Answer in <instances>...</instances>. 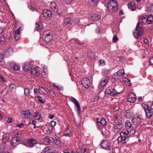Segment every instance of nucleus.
Instances as JSON below:
<instances>
[{"label":"nucleus","mask_w":153,"mask_h":153,"mask_svg":"<svg viewBox=\"0 0 153 153\" xmlns=\"http://www.w3.org/2000/svg\"><path fill=\"white\" fill-rule=\"evenodd\" d=\"M107 6L108 11L111 13H113L117 10L118 3L115 0H111L108 2Z\"/></svg>","instance_id":"1"},{"label":"nucleus","mask_w":153,"mask_h":153,"mask_svg":"<svg viewBox=\"0 0 153 153\" xmlns=\"http://www.w3.org/2000/svg\"><path fill=\"white\" fill-rule=\"evenodd\" d=\"M49 30H47L45 31L43 35V37L44 41L46 42H48L51 40L52 39V36Z\"/></svg>","instance_id":"2"},{"label":"nucleus","mask_w":153,"mask_h":153,"mask_svg":"<svg viewBox=\"0 0 153 153\" xmlns=\"http://www.w3.org/2000/svg\"><path fill=\"white\" fill-rule=\"evenodd\" d=\"M119 93V91H116L114 88L112 87L107 88L105 91V94H110L111 95H114Z\"/></svg>","instance_id":"3"},{"label":"nucleus","mask_w":153,"mask_h":153,"mask_svg":"<svg viewBox=\"0 0 153 153\" xmlns=\"http://www.w3.org/2000/svg\"><path fill=\"white\" fill-rule=\"evenodd\" d=\"M69 99L71 102L74 104L77 107V111L79 113H80L81 112V108L78 101L73 97H70Z\"/></svg>","instance_id":"4"},{"label":"nucleus","mask_w":153,"mask_h":153,"mask_svg":"<svg viewBox=\"0 0 153 153\" xmlns=\"http://www.w3.org/2000/svg\"><path fill=\"white\" fill-rule=\"evenodd\" d=\"M81 83L82 86L86 88H89L91 85V82L89 79L87 78L83 79L82 80Z\"/></svg>","instance_id":"5"},{"label":"nucleus","mask_w":153,"mask_h":153,"mask_svg":"<svg viewBox=\"0 0 153 153\" xmlns=\"http://www.w3.org/2000/svg\"><path fill=\"white\" fill-rule=\"evenodd\" d=\"M15 28L17 29V30H16L15 31L14 37L15 39L17 41L20 38V35L19 31L21 27L19 26L17 24H16V25H15Z\"/></svg>","instance_id":"6"},{"label":"nucleus","mask_w":153,"mask_h":153,"mask_svg":"<svg viewBox=\"0 0 153 153\" xmlns=\"http://www.w3.org/2000/svg\"><path fill=\"white\" fill-rule=\"evenodd\" d=\"M21 116L23 118H29L32 116L29 110H27L25 111H22L21 113Z\"/></svg>","instance_id":"7"},{"label":"nucleus","mask_w":153,"mask_h":153,"mask_svg":"<svg viewBox=\"0 0 153 153\" xmlns=\"http://www.w3.org/2000/svg\"><path fill=\"white\" fill-rule=\"evenodd\" d=\"M123 126L122 123H118L114 126L113 131L115 133H118L121 130Z\"/></svg>","instance_id":"8"},{"label":"nucleus","mask_w":153,"mask_h":153,"mask_svg":"<svg viewBox=\"0 0 153 153\" xmlns=\"http://www.w3.org/2000/svg\"><path fill=\"white\" fill-rule=\"evenodd\" d=\"M139 115H135L132 119L133 123L134 125L139 124L141 122V119Z\"/></svg>","instance_id":"9"},{"label":"nucleus","mask_w":153,"mask_h":153,"mask_svg":"<svg viewBox=\"0 0 153 153\" xmlns=\"http://www.w3.org/2000/svg\"><path fill=\"white\" fill-rule=\"evenodd\" d=\"M128 100L129 102H134L136 100V95L133 93H130L128 96Z\"/></svg>","instance_id":"10"},{"label":"nucleus","mask_w":153,"mask_h":153,"mask_svg":"<svg viewBox=\"0 0 153 153\" xmlns=\"http://www.w3.org/2000/svg\"><path fill=\"white\" fill-rule=\"evenodd\" d=\"M27 143L28 146L33 147L35 144L37 143V141L35 139H29L27 140Z\"/></svg>","instance_id":"11"},{"label":"nucleus","mask_w":153,"mask_h":153,"mask_svg":"<svg viewBox=\"0 0 153 153\" xmlns=\"http://www.w3.org/2000/svg\"><path fill=\"white\" fill-rule=\"evenodd\" d=\"M42 13L44 16L46 18L50 17L52 15V12L49 10H45Z\"/></svg>","instance_id":"12"},{"label":"nucleus","mask_w":153,"mask_h":153,"mask_svg":"<svg viewBox=\"0 0 153 153\" xmlns=\"http://www.w3.org/2000/svg\"><path fill=\"white\" fill-rule=\"evenodd\" d=\"M101 146L102 148L105 149H110L109 143L106 140H104L102 141L101 143Z\"/></svg>","instance_id":"13"},{"label":"nucleus","mask_w":153,"mask_h":153,"mask_svg":"<svg viewBox=\"0 0 153 153\" xmlns=\"http://www.w3.org/2000/svg\"><path fill=\"white\" fill-rule=\"evenodd\" d=\"M45 153H55L54 148L53 147H47L44 149Z\"/></svg>","instance_id":"14"},{"label":"nucleus","mask_w":153,"mask_h":153,"mask_svg":"<svg viewBox=\"0 0 153 153\" xmlns=\"http://www.w3.org/2000/svg\"><path fill=\"white\" fill-rule=\"evenodd\" d=\"M30 73L34 76H37L39 75V71L37 68H34L32 69Z\"/></svg>","instance_id":"15"},{"label":"nucleus","mask_w":153,"mask_h":153,"mask_svg":"<svg viewBox=\"0 0 153 153\" xmlns=\"http://www.w3.org/2000/svg\"><path fill=\"white\" fill-rule=\"evenodd\" d=\"M125 116L127 118H129L133 115V112L130 110H126L124 113Z\"/></svg>","instance_id":"16"},{"label":"nucleus","mask_w":153,"mask_h":153,"mask_svg":"<svg viewBox=\"0 0 153 153\" xmlns=\"http://www.w3.org/2000/svg\"><path fill=\"white\" fill-rule=\"evenodd\" d=\"M143 33V30H140L139 31H136L134 33V36L137 39Z\"/></svg>","instance_id":"17"},{"label":"nucleus","mask_w":153,"mask_h":153,"mask_svg":"<svg viewBox=\"0 0 153 153\" xmlns=\"http://www.w3.org/2000/svg\"><path fill=\"white\" fill-rule=\"evenodd\" d=\"M121 81L123 84L128 86L131 85L130 82L126 78H124L122 79Z\"/></svg>","instance_id":"18"},{"label":"nucleus","mask_w":153,"mask_h":153,"mask_svg":"<svg viewBox=\"0 0 153 153\" xmlns=\"http://www.w3.org/2000/svg\"><path fill=\"white\" fill-rule=\"evenodd\" d=\"M31 67V65L29 62L25 63L23 65V70L25 71L29 70Z\"/></svg>","instance_id":"19"},{"label":"nucleus","mask_w":153,"mask_h":153,"mask_svg":"<svg viewBox=\"0 0 153 153\" xmlns=\"http://www.w3.org/2000/svg\"><path fill=\"white\" fill-rule=\"evenodd\" d=\"M139 22H142L143 23H147V16H141L139 19Z\"/></svg>","instance_id":"20"},{"label":"nucleus","mask_w":153,"mask_h":153,"mask_svg":"<svg viewBox=\"0 0 153 153\" xmlns=\"http://www.w3.org/2000/svg\"><path fill=\"white\" fill-rule=\"evenodd\" d=\"M146 116L148 118H150L152 115L153 112L149 108L147 110H146L145 111Z\"/></svg>","instance_id":"21"},{"label":"nucleus","mask_w":153,"mask_h":153,"mask_svg":"<svg viewBox=\"0 0 153 153\" xmlns=\"http://www.w3.org/2000/svg\"><path fill=\"white\" fill-rule=\"evenodd\" d=\"M153 23V16L150 15L147 16V23L148 24H152Z\"/></svg>","instance_id":"22"},{"label":"nucleus","mask_w":153,"mask_h":153,"mask_svg":"<svg viewBox=\"0 0 153 153\" xmlns=\"http://www.w3.org/2000/svg\"><path fill=\"white\" fill-rule=\"evenodd\" d=\"M19 141V138L14 137L12 138L11 144L13 146H15L17 144V143Z\"/></svg>","instance_id":"23"},{"label":"nucleus","mask_w":153,"mask_h":153,"mask_svg":"<svg viewBox=\"0 0 153 153\" xmlns=\"http://www.w3.org/2000/svg\"><path fill=\"white\" fill-rule=\"evenodd\" d=\"M128 7L129 9L133 11L134 10L136 9L135 4L133 2H131L128 5Z\"/></svg>","instance_id":"24"},{"label":"nucleus","mask_w":153,"mask_h":153,"mask_svg":"<svg viewBox=\"0 0 153 153\" xmlns=\"http://www.w3.org/2000/svg\"><path fill=\"white\" fill-rule=\"evenodd\" d=\"M100 18V16L96 14H93L92 15L91 18L94 21H97Z\"/></svg>","instance_id":"25"},{"label":"nucleus","mask_w":153,"mask_h":153,"mask_svg":"<svg viewBox=\"0 0 153 153\" xmlns=\"http://www.w3.org/2000/svg\"><path fill=\"white\" fill-rule=\"evenodd\" d=\"M88 56L91 60H93L95 57V53L92 52H88Z\"/></svg>","instance_id":"26"},{"label":"nucleus","mask_w":153,"mask_h":153,"mask_svg":"<svg viewBox=\"0 0 153 153\" xmlns=\"http://www.w3.org/2000/svg\"><path fill=\"white\" fill-rule=\"evenodd\" d=\"M35 27L36 28V30H41L42 27V22H39L38 23H36Z\"/></svg>","instance_id":"27"},{"label":"nucleus","mask_w":153,"mask_h":153,"mask_svg":"<svg viewBox=\"0 0 153 153\" xmlns=\"http://www.w3.org/2000/svg\"><path fill=\"white\" fill-rule=\"evenodd\" d=\"M9 138V135L8 133L4 134L3 136V141L4 142L7 141Z\"/></svg>","instance_id":"28"},{"label":"nucleus","mask_w":153,"mask_h":153,"mask_svg":"<svg viewBox=\"0 0 153 153\" xmlns=\"http://www.w3.org/2000/svg\"><path fill=\"white\" fill-rule=\"evenodd\" d=\"M65 134L66 136L68 137H71L73 135V132L70 129H67L65 131Z\"/></svg>","instance_id":"29"},{"label":"nucleus","mask_w":153,"mask_h":153,"mask_svg":"<svg viewBox=\"0 0 153 153\" xmlns=\"http://www.w3.org/2000/svg\"><path fill=\"white\" fill-rule=\"evenodd\" d=\"M129 131L128 130H126L125 132H121L120 133V134L121 136L124 137L125 140H126V139H127V137H126L127 135L128 134Z\"/></svg>","instance_id":"30"},{"label":"nucleus","mask_w":153,"mask_h":153,"mask_svg":"<svg viewBox=\"0 0 153 153\" xmlns=\"http://www.w3.org/2000/svg\"><path fill=\"white\" fill-rule=\"evenodd\" d=\"M72 22V19L70 18H67L64 19V22L66 25L71 24Z\"/></svg>","instance_id":"31"},{"label":"nucleus","mask_w":153,"mask_h":153,"mask_svg":"<svg viewBox=\"0 0 153 153\" xmlns=\"http://www.w3.org/2000/svg\"><path fill=\"white\" fill-rule=\"evenodd\" d=\"M76 153H88L86 149L85 148L78 149Z\"/></svg>","instance_id":"32"},{"label":"nucleus","mask_w":153,"mask_h":153,"mask_svg":"<svg viewBox=\"0 0 153 153\" xmlns=\"http://www.w3.org/2000/svg\"><path fill=\"white\" fill-rule=\"evenodd\" d=\"M124 137H123L120 136V137H119L118 138V143L122 142L123 143H126V140H125Z\"/></svg>","instance_id":"33"},{"label":"nucleus","mask_w":153,"mask_h":153,"mask_svg":"<svg viewBox=\"0 0 153 153\" xmlns=\"http://www.w3.org/2000/svg\"><path fill=\"white\" fill-rule=\"evenodd\" d=\"M117 75L119 76H123L125 74L124 73V70H120L117 73Z\"/></svg>","instance_id":"34"},{"label":"nucleus","mask_w":153,"mask_h":153,"mask_svg":"<svg viewBox=\"0 0 153 153\" xmlns=\"http://www.w3.org/2000/svg\"><path fill=\"white\" fill-rule=\"evenodd\" d=\"M53 141L55 143V144L58 145L60 143V140L59 138L58 137H55L54 138H53Z\"/></svg>","instance_id":"35"},{"label":"nucleus","mask_w":153,"mask_h":153,"mask_svg":"<svg viewBox=\"0 0 153 153\" xmlns=\"http://www.w3.org/2000/svg\"><path fill=\"white\" fill-rule=\"evenodd\" d=\"M73 0H60L63 4H68L71 3Z\"/></svg>","instance_id":"36"},{"label":"nucleus","mask_w":153,"mask_h":153,"mask_svg":"<svg viewBox=\"0 0 153 153\" xmlns=\"http://www.w3.org/2000/svg\"><path fill=\"white\" fill-rule=\"evenodd\" d=\"M50 139L48 137H46L44 138V142L45 144H49L50 143Z\"/></svg>","instance_id":"37"},{"label":"nucleus","mask_w":153,"mask_h":153,"mask_svg":"<svg viewBox=\"0 0 153 153\" xmlns=\"http://www.w3.org/2000/svg\"><path fill=\"white\" fill-rule=\"evenodd\" d=\"M100 123L103 126L106 125L107 122L105 119L102 118L100 120Z\"/></svg>","instance_id":"38"},{"label":"nucleus","mask_w":153,"mask_h":153,"mask_svg":"<svg viewBox=\"0 0 153 153\" xmlns=\"http://www.w3.org/2000/svg\"><path fill=\"white\" fill-rule=\"evenodd\" d=\"M14 134L15 136V137L18 138H19V137L21 136V133L20 131H15L14 132Z\"/></svg>","instance_id":"39"},{"label":"nucleus","mask_w":153,"mask_h":153,"mask_svg":"<svg viewBox=\"0 0 153 153\" xmlns=\"http://www.w3.org/2000/svg\"><path fill=\"white\" fill-rule=\"evenodd\" d=\"M51 8L54 11L56 9V4L55 2H52L51 4Z\"/></svg>","instance_id":"40"},{"label":"nucleus","mask_w":153,"mask_h":153,"mask_svg":"<svg viewBox=\"0 0 153 153\" xmlns=\"http://www.w3.org/2000/svg\"><path fill=\"white\" fill-rule=\"evenodd\" d=\"M126 127L131 128L132 126L131 123L129 120H127L125 123Z\"/></svg>","instance_id":"41"},{"label":"nucleus","mask_w":153,"mask_h":153,"mask_svg":"<svg viewBox=\"0 0 153 153\" xmlns=\"http://www.w3.org/2000/svg\"><path fill=\"white\" fill-rule=\"evenodd\" d=\"M13 69L15 71L19 70L20 68L18 65L15 63L13 64Z\"/></svg>","instance_id":"42"},{"label":"nucleus","mask_w":153,"mask_h":153,"mask_svg":"<svg viewBox=\"0 0 153 153\" xmlns=\"http://www.w3.org/2000/svg\"><path fill=\"white\" fill-rule=\"evenodd\" d=\"M15 88V85L13 84H11L9 88V90L10 91H12Z\"/></svg>","instance_id":"43"},{"label":"nucleus","mask_w":153,"mask_h":153,"mask_svg":"<svg viewBox=\"0 0 153 153\" xmlns=\"http://www.w3.org/2000/svg\"><path fill=\"white\" fill-rule=\"evenodd\" d=\"M34 117L36 119H39L41 118V116L39 113L36 112V114L34 116Z\"/></svg>","instance_id":"44"},{"label":"nucleus","mask_w":153,"mask_h":153,"mask_svg":"<svg viewBox=\"0 0 153 153\" xmlns=\"http://www.w3.org/2000/svg\"><path fill=\"white\" fill-rule=\"evenodd\" d=\"M6 42V40L4 37L3 36L1 37V40L0 41V44L1 45H3Z\"/></svg>","instance_id":"45"},{"label":"nucleus","mask_w":153,"mask_h":153,"mask_svg":"<svg viewBox=\"0 0 153 153\" xmlns=\"http://www.w3.org/2000/svg\"><path fill=\"white\" fill-rule=\"evenodd\" d=\"M140 30H143L142 28H141V26H140V22H138L137 25V26L136 28V31H139Z\"/></svg>","instance_id":"46"},{"label":"nucleus","mask_w":153,"mask_h":153,"mask_svg":"<svg viewBox=\"0 0 153 153\" xmlns=\"http://www.w3.org/2000/svg\"><path fill=\"white\" fill-rule=\"evenodd\" d=\"M37 97L38 98L39 101L42 103H44L45 102V100L44 99H42V97L40 96H37Z\"/></svg>","instance_id":"47"},{"label":"nucleus","mask_w":153,"mask_h":153,"mask_svg":"<svg viewBox=\"0 0 153 153\" xmlns=\"http://www.w3.org/2000/svg\"><path fill=\"white\" fill-rule=\"evenodd\" d=\"M24 94L26 95H27L30 94V90L28 88H25L24 89Z\"/></svg>","instance_id":"48"},{"label":"nucleus","mask_w":153,"mask_h":153,"mask_svg":"<svg viewBox=\"0 0 153 153\" xmlns=\"http://www.w3.org/2000/svg\"><path fill=\"white\" fill-rule=\"evenodd\" d=\"M143 107L144 108L145 111L146 110H147L149 108V106L147 104H144L143 105Z\"/></svg>","instance_id":"49"},{"label":"nucleus","mask_w":153,"mask_h":153,"mask_svg":"<svg viewBox=\"0 0 153 153\" xmlns=\"http://www.w3.org/2000/svg\"><path fill=\"white\" fill-rule=\"evenodd\" d=\"M113 40L114 42H116L118 40V38L116 35H114L113 38Z\"/></svg>","instance_id":"50"},{"label":"nucleus","mask_w":153,"mask_h":153,"mask_svg":"<svg viewBox=\"0 0 153 153\" xmlns=\"http://www.w3.org/2000/svg\"><path fill=\"white\" fill-rule=\"evenodd\" d=\"M135 133V131L134 129H131V130L129 132L128 134L130 135H133Z\"/></svg>","instance_id":"51"},{"label":"nucleus","mask_w":153,"mask_h":153,"mask_svg":"<svg viewBox=\"0 0 153 153\" xmlns=\"http://www.w3.org/2000/svg\"><path fill=\"white\" fill-rule=\"evenodd\" d=\"M10 37V32H7L6 33V37L7 39H9Z\"/></svg>","instance_id":"52"},{"label":"nucleus","mask_w":153,"mask_h":153,"mask_svg":"<svg viewBox=\"0 0 153 153\" xmlns=\"http://www.w3.org/2000/svg\"><path fill=\"white\" fill-rule=\"evenodd\" d=\"M109 70L106 69H104L103 71V74L104 75L108 74L109 73Z\"/></svg>","instance_id":"53"},{"label":"nucleus","mask_w":153,"mask_h":153,"mask_svg":"<svg viewBox=\"0 0 153 153\" xmlns=\"http://www.w3.org/2000/svg\"><path fill=\"white\" fill-rule=\"evenodd\" d=\"M40 90V89H39L37 88H35L34 90V92L35 94H38V93H39Z\"/></svg>","instance_id":"54"},{"label":"nucleus","mask_w":153,"mask_h":153,"mask_svg":"<svg viewBox=\"0 0 153 153\" xmlns=\"http://www.w3.org/2000/svg\"><path fill=\"white\" fill-rule=\"evenodd\" d=\"M149 64L151 65H153V57L151 58L149 61Z\"/></svg>","instance_id":"55"},{"label":"nucleus","mask_w":153,"mask_h":153,"mask_svg":"<svg viewBox=\"0 0 153 153\" xmlns=\"http://www.w3.org/2000/svg\"><path fill=\"white\" fill-rule=\"evenodd\" d=\"M56 125V122L54 121H52L51 122V126L52 127H54Z\"/></svg>","instance_id":"56"},{"label":"nucleus","mask_w":153,"mask_h":153,"mask_svg":"<svg viewBox=\"0 0 153 153\" xmlns=\"http://www.w3.org/2000/svg\"><path fill=\"white\" fill-rule=\"evenodd\" d=\"M105 84H105V82H103V81H102L100 84V86L101 87H103L105 85Z\"/></svg>","instance_id":"57"},{"label":"nucleus","mask_w":153,"mask_h":153,"mask_svg":"<svg viewBox=\"0 0 153 153\" xmlns=\"http://www.w3.org/2000/svg\"><path fill=\"white\" fill-rule=\"evenodd\" d=\"M24 125L23 123H21L20 124H17L16 125V126L19 128H22L24 126Z\"/></svg>","instance_id":"58"},{"label":"nucleus","mask_w":153,"mask_h":153,"mask_svg":"<svg viewBox=\"0 0 153 153\" xmlns=\"http://www.w3.org/2000/svg\"><path fill=\"white\" fill-rule=\"evenodd\" d=\"M40 90L41 91L44 93L45 94L46 90L45 88H43L41 87L40 88Z\"/></svg>","instance_id":"59"},{"label":"nucleus","mask_w":153,"mask_h":153,"mask_svg":"<svg viewBox=\"0 0 153 153\" xmlns=\"http://www.w3.org/2000/svg\"><path fill=\"white\" fill-rule=\"evenodd\" d=\"M102 81H103V82H105V84H106V83L108 82V79L107 78L103 79Z\"/></svg>","instance_id":"60"},{"label":"nucleus","mask_w":153,"mask_h":153,"mask_svg":"<svg viewBox=\"0 0 153 153\" xmlns=\"http://www.w3.org/2000/svg\"><path fill=\"white\" fill-rule=\"evenodd\" d=\"M4 58V55L2 54H0V62L2 61L3 59Z\"/></svg>","instance_id":"61"},{"label":"nucleus","mask_w":153,"mask_h":153,"mask_svg":"<svg viewBox=\"0 0 153 153\" xmlns=\"http://www.w3.org/2000/svg\"><path fill=\"white\" fill-rule=\"evenodd\" d=\"M99 62L100 64L104 65L105 64L104 61L102 60H100V61H99Z\"/></svg>","instance_id":"62"},{"label":"nucleus","mask_w":153,"mask_h":153,"mask_svg":"<svg viewBox=\"0 0 153 153\" xmlns=\"http://www.w3.org/2000/svg\"><path fill=\"white\" fill-rule=\"evenodd\" d=\"M30 124L35 125L36 124V122L35 120H33L32 121H30Z\"/></svg>","instance_id":"63"},{"label":"nucleus","mask_w":153,"mask_h":153,"mask_svg":"<svg viewBox=\"0 0 153 153\" xmlns=\"http://www.w3.org/2000/svg\"><path fill=\"white\" fill-rule=\"evenodd\" d=\"M12 121V118H8L7 122L8 123H10Z\"/></svg>","instance_id":"64"}]
</instances>
